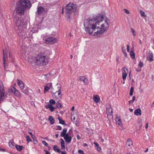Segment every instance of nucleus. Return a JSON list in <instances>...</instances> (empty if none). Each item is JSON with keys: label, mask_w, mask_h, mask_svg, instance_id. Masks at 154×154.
<instances>
[{"label": "nucleus", "mask_w": 154, "mask_h": 154, "mask_svg": "<svg viewBox=\"0 0 154 154\" xmlns=\"http://www.w3.org/2000/svg\"><path fill=\"white\" fill-rule=\"evenodd\" d=\"M57 39H45V43L47 44H53L57 42Z\"/></svg>", "instance_id": "ddd939ff"}, {"label": "nucleus", "mask_w": 154, "mask_h": 154, "mask_svg": "<svg viewBox=\"0 0 154 154\" xmlns=\"http://www.w3.org/2000/svg\"><path fill=\"white\" fill-rule=\"evenodd\" d=\"M140 13L141 14V16L145 17L146 15H145V13L142 11L141 10L140 11Z\"/></svg>", "instance_id": "58836bf2"}, {"label": "nucleus", "mask_w": 154, "mask_h": 154, "mask_svg": "<svg viewBox=\"0 0 154 154\" xmlns=\"http://www.w3.org/2000/svg\"><path fill=\"white\" fill-rule=\"evenodd\" d=\"M124 55H125V57H127V54L126 52V51H125V52H123Z\"/></svg>", "instance_id": "680f3d73"}, {"label": "nucleus", "mask_w": 154, "mask_h": 154, "mask_svg": "<svg viewBox=\"0 0 154 154\" xmlns=\"http://www.w3.org/2000/svg\"><path fill=\"white\" fill-rule=\"evenodd\" d=\"M37 9V13L39 16H43L47 13L46 10L42 6H38Z\"/></svg>", "instance_id": "6e6552de"}, {"label": "nucleus", "mask_w": 154, "mask_h": 154, "mask_svg": "<svg viewBox=\"0 0 154 154\" xmlns=\"http://www.w3.org/2000/svg\"><path fill=\"white\" fill-rule=\"evenodd\" d=\"M119 56H117L116 57V61L117 62V65H118V63H119Z\"/></svg>", "instance_id": "8fccbe9b"}, {"label": "nucleus", "mask_w": 154, "mask_h": 154, "mask_svg": "<svg viewBox=\"0 0 154 154\" xmlns=\"http://www.w3.org/2000/svg\"><path fill=\"white\" fill-rule=\"evenodd\" d=\"M83 145L85 146H88V145L86 143H84Z\"/></svg>", "instance_id": "774afa93"}, {"label": "nucleus", "mask_w": 154, "mask_h": 154, "mask_svg": "<svg viewBox=\"0 0 154 154\" xmlns=\"http://www.w3.org/2000/svg\"><path fill=\"white\" fill-rule=\"evenodd\" d=\"M74 109H75L74 106H73L72 107L71 110L72 111H73Z\"/></svg>", "instance_id": "69168bd1"}, {"label": "nucleus", "mask_w": 154, "mask_h": 154, "mask_svg": "<svg viewBox=\"0 0 154 154\" xmlns=\"http://www.w3.org/2000/svg\"><path fill=\"white\" fill-rule=\"evenodd\" d=\"M131 57L132 59H134L135 58V54L134 53L133 51H131L130 54Z\"/></svg>", "instance_id": "c85d7f7f"}, {"label": "nucleus", "mask_w": 154, "mask_h": 154, "mask_svg": "<svg viewBox=\"0 0 154 154\" xmlns=\"http://www.w3.org/2000/svg\"><path fill=\"white\" fill-rule=\"evenodd\" d=\"M31 104L32 106H35V104L33 101L31 102Z\"/></svg>", "instance_id": "5fc2aeb1"}, {"label": "nucleus", "mask_w": 154, "mask_h": 154, "mask_svg": "<svg viewBox=\"0 0 154 154\" xmlns=\"http://www.w3.org/2000/svg\"><path fill=\"white\" fill-rule=\"evenodd\" d=\"M134 114L136 116H140L141 115V111L140 109H138L135 110Z\"/></svg>", "instance_id": "6ab92c4d"}, {"label": "nucleus", "mask_w": 154, "mask_h": 154, "mask_svg": "<svg viewBox=\"0 0 154 154\" xmlns=\"http://www.w3.org/2000/svg\"><path fill=\"white\" fill-rule=\"evenodd\" d=\"M26 139L28 143L32 141V140L30 138L29 136L28 135L26 136Z\"/></svg>", "instance_id": "4c0bfd02"}, {"label": "nucleus", "mask_w": 154, "mask_h": 154, "mask_svg": "<svg viewBox=\"0 0 154 154\" xmlns=\"http://www.w3.org/2000/svg\"><path fill=\"white\" fill-rule=\"evenodd\" d=\"M78 152L79 153H80V154H84L83 151L81 149H79Z\"/></svg>", "instance_id": "a18cd8bd"}, {"label": "nucleus", "mask_w": 154, "mask_h": 154, "mask_svg": "<svg viewBox=\"0 0 154 154\" xmlns=\"http://www.w3.org/2000/svg\"><path fill=\"white\" fill-rule=\"evenodd\" d=\"M154 106V101H153V102L152 103V104L151 106V108H152Z\"/></svg>", "instance_id": "13d9d810"}, {"label": "nucleus", "mask_w": 154, "mask_h": 154, "mask_svg": "<svg viewBox=\"0 0 154 154\" xmlns=\"http://www.w3.org/2000/svg\"><path fill=\"white\" fill-rule=\"evenodd\" d=\"M96 149L99 152H100L101 150L100 148V147L99 146H96Z\"/></svg>", "instance_id": "c03bdc74"}, {"label": "nucleus", "mask_w": 154, "mask_h": 154, "mask_svg": "<svg viewBox=\"0 0 154 154\" xmlns=\"http://www.w3.org/2000/svg\"><path fill=\"white\" fill-rule=\"evenodd\" d=\"M52 87V83H48L47 85L45 87L44 92L45 93L46 92L48 91L49 90L50 88H51Z\"/></svg>", "instance_id": "2eb2a0df"}, {"label": "nucleus", "mask_w": 154, "mask_h": 154, "mask_svg": "<svg viewBox=\"0 0 154 154\" xmlns=\"http://www.w3.org/2000/svg\"><path fill=\"white\" fill-rule=\"evenodd\" d=\"M93 99L94 101L96 103H98L99 101L100 100L99 97L97 95H94Z\"/></svg>", "instance_id": "aec40b11"}, {"label": "nucleus", "mask_w": 154, "mask_h": 154, "mask_svg": "<svg viewBox=\"0 0 154 154\" xmlns=\"http://www.w3.org/2000/svg\"><path fill=\"white\" fill-rule=\"evenodd\" d=\"M67 131V129L66 128H64L63 129V132H61L60 134V136L61 137H65V135H66V134H67L66 133V132Z\"/></svg>", "instance_id": "5701e85b"}, {"label": "nucleus", "mask_w": 154, "mask_h": 154, "mask_svg": "<svg viewBox=\"0 0 154 154\" xmlns=\"http://www.w3.org/2000/svg\"><path fill=\"white\" fill-rule=\"evenodd\" d=\"M9 146L11 148H13L14 147V145L12 143L11 140H10L8 142Z\"/></svg>", "instance_id": "7c9ffc66"}, {"label": "nucleus", "mask_w": 154, "mask_h": 154, "mask_svg": "<svg viewBox=\"0 0 154 154\" xmlns=\"http://www.w3.org/2000/svg\"><path fill=\"white\" fill-rule=\"evenodd\" d=\"M62 129V127L59 125L57 126V128L56 129L57 130H60Z\"/></svg>", "instance_id": "09e8293b"}, {"label": "nucleus", "mask_w": 154, "mask_h": 154, "mask_svg": "<svg viewBox=\"0 0 154 154\" xmlns=\"http://www.w3.org/2000/svg\"><path fill=\"white\" fill-rule=\"evenodd\" d=\"M61 140V149H64L65 148V146L64 145V142L62 138L60 139Z\"/></svg>", "instance_id": "393cba45"}, {"label": "nucleus", "mask_w": 154, "mask_h": 154, "mask_svg": "<svg viewBox=\"0 0 154 154\" xmlns=\"http://www.w3.org/2000/svg\"><path fill=\"white\" fill-rule=\"evenodd\" d=\"M127 50L128 52H129V45H127Z\"/></svg>", "instance_id": "6e6d98bb"}, {"label": "nucleus", "mask_w": 154, "mask_h": 154, "mask_svg": "<svg viewBox=\"0 0 154 154\" xmlns=\"http://www.w3.org/2000/svg\"><path fill=\"white\" fill-rule=\"evenodd\" d=\"M136 97L135 96H134L132 97V100H130L129 101V104L130 105H132L133 102L135 99Z\"/></svg>", "instance_id": "c756f323"}, {"label": "nucleus", "mask_w": 154, "mask_h": 154, "mask_svg": "<svg viewBox=\"0 0 154 154\" xmlns=\"http://www.w3.org/2000/svg\"><path fill=\"white\" fill-rule=\"evenodd\" d=\"M63 138L66 142L68 143L71 142L72 138L71 136H69L68 134H66Z\"/></svg>", "instance_id": "4468645a"}, {"label": "nucleus", "mask_w": 154, "mask_h": 154, "mask_svg": "<svg viewBox=\"0 0 154 154\" xmlns=\"http://www.w3.org/2000/svg\"><path fill=\"white\" fill-rule=\"evenodd\" d=\"M56 108L61 109L63 107V106L60 103L57 102L56 103Z\"/></svg>", "instance_id": "cd10ccee"}, {"label": "nucleus", "mask_w": 154, "mask_h": 154, "mask_svg": "<svg viewBox=\"0 0 154 154\" xmlns=\"http://www.w3.org/2000/svg\"><path fill=\"white\" fill-rule=\"evenodd\" d=\"M131 31L133 33V35L134 36L135 35V32L134 30L132 28H131Z\"/></svg>", "instance_id": "49530a36"}, {"label": "nucleus", "mask_w": 154, "mask_h": 154, "mask_svg": "<svg viewBox=\"0 0 154 154\" xmlns=\"http://www.w3.org/2000/svg\"><path fill=\"white\" fill-rule=\"evenodd\" d=\"M0 150L1 151H2L3 152H5L6 151L5 149H3V148L2 147H0Z\"/></svg>", "instance_id": "603ef678"}, {"label": "nucleus", "mask_w": 154, "mask_h": 154, "mask_svg": "<svg viewBox=\"0 0 154 154\" xmlns=\"http://www.w3.org/2000/svg\"><path fill=\"white\" fill-rule=\"evenodd\" d=\"M31 5L29 0H20L16 4L15 9L16 13L20 16L23 15L25 10L26 8H29Z\"/></svg>", "instance_id": "f03ea898"}, {"label": "nucleus", "mask_w": 154, "mask_h": 154, "mask_svg": "<svg viewBox=\"0 0 154 154\" xmlns=\"http://www.w3.org/2000/svg\"><path fill=\"white\" fill-rule=\"evenodd\" d=\"M11 91L14 93V95L18 98H20L21 97L20 92L16 88H15L13 87L11 89Z\"/></svg>", "instance_id": "9b49d317"}, {"label": "nucleus", "mask_w": 154, "mask_h": 154, "mask_svg": "<svg viewBox=\"0 0 154 154\" xmlns=\"http://www.w3.org/2000/svg\"><path fill=\"white\" fill-rule=\"evenodd\" d=\"M58 119L59 121V123L63 125L65 124V122L64 120H61L60 117L58 118Z\"/></svg>", "instance_id": "2f4dec72"}, {"label": "nucleus", "mask_w": 154, "mask_h": 154, "mask_svg": "<svg viewBox=\"0 0 154 154\" xmlns=\"http://www.w3.org/2000/svg\"><path fill=\"white\" fill-rule=\"evenodd\" d=\"M42 143L45 146H48V144L45 141H42Z\"/></svg>", "instance_id": "a19ab883"}, {"label": "nucleus", "mask_w": 154, "mask_h": 154, "mask_svg": "<svg viewBox=\"0 0 154 154\" xmlns=\"http://www.w3.org/2000/svg\"><path fill=\"white\" fill-rule=\"evenodd\" d=\"M148 127V123H146V126H145V128L146 129Z\"/></svg>", "instance_id": "0e129e2a"}, {"label": "nucleus", "mask_w": 154, "mask_h": 154, "mask_svg": "<svg viewBox=\"0 0 154 154\" xmlns=\"http://www.w3.org/2000/svg\"><path fill=\"white\" fill-rule=\"evenodd\" d=\"M138 66L141 68L143 66V63L141 62H140L138 64Z\"/></svg>", "instance_id": "de8ad7c7"}, {"label": "nucleus", "mask_w": 154, "mask_h": 154, "mask_svg": "<svg viewBox=\"0 0 154 154\" xmlns=\"http://www.w3.org/2000/svg\"><path fill=\"white\" fill-rule=\"evenodd\" d=\"M22 92L27 95H29L28 90L27 89L23 90Z\"/></svg>", "instance_id": "e433bc0d"}, {"label": "nucleus", "mask_w": 154, "mask_h": 154, "mask_svg": "<svg viewBox=\"0 0 154 154\" xmlns=\"http://www.w3.org/2000/svg\"><path fill=\"white\" fill-rule=\"evenodd\" d=\"M104 17V15L98 14L91 19L85 20L84 25L86 31L94 36H99L104 33L109 28V20H106L100 27V23L103 20Z\"/></svg>", "instance_id": "f257e3e1"}, {"label": "nucleus", "mask_w": 154, "mask_h": 154, "mask_svg": "<svg viewBox=\"0 0 154 154\" xmlns=\"http://www.w3.org/2000/svg\"><path fill=\"white\" fill-rule=\"evenodd\" d=\"M33 143L34 144H36L37 143L38 141L34 139L33 141Z\"/></svg>", "instance_id": "3c124183"}, {"label": "nucleus", "mask_w": 154, "mask_h": 154, "mask_svg": "<svg viewBox=\"0 0 154 154\" xmlns=\"http://www.w3.org/2000/svg\"><path fill=\"white\" fill-rule=\"evenodd\" d=\"M46 109H49L52 112L54 110V109H56V107H54L52 105L48 104L45 106Z\"/></svg>", "instance_id": "dca6fc26"}, {"label": "nucleus", "mask_w": 154, "mask_h": 154, "mask_svg": "<svg viewBox=\"0 0 154 154\" xmlns=\"http://www.w3.org/2000/svg\"><path fill=\"white\" fill-rule=\"evenodd\" d=\"M48 120L51 124L53 125L54 124V120L52 116H49L48 118Z\"/></svg>", "instance_id": "b1692460"}, {"label": "nucleus", "mask_w": 154, "mask_h": 154, "mask_svg": "<svg viewBox=\"0 0 154 154\" xmlns=\"http://www.w3.org/2000/svg\"><path fill=\"white\" fill-rule=\"evenodd\" d=\"M134 91V88L133 87H131L130 90V95L132 96L133 94V92Z\"/></svg>", "instance_id": "473e14b6"}, {"label": "nucleus", "mask_w": 154, "mask_h": 154, "mask_svg": "<svg viewBox=\"0 0 154 154\" xmlns=\"http://www.w3.org/2000/svg\"><path fill=\"white\" fill-rule=\"evenodd\" d=\"M122 50L123 52L125 51V50H126L125 48L124 47H122Z\"/></svg>", "instance_id": "864d4df0"}, {"label": "nucleus", "mask_w": 154, "mask_h": 154, "mask_svg": "<svg viewBox=\"0 0 154 154\" xmlns=\"http://www.w3.org/2000/svg\"><path fill=\"white\" fill-rule=\"evenodd\" d=\"M115 120L117 127L119 129H123V124L120 116H119L118 115H116V118Z\"/></svg>", "instance_id": "423d86ee"}, {"label": "nucleus", "mask_w": 154, "mask_h": 154, "mask_svg": "<svg viewBox=\"0 0 154 154\" xmlns=\"http://www.w3.org/2000/svg\"><path fill=\"white\" fill-rule=\"evenodd\" d=\"M79 80L83 81L85 85H87L88 83V79L84 76H79Z\"/></svg>", "instance_id": "f8f14e48"}, {"label": "nucleus", "mask_w": 154, "mask_h": 154, "mask_svg": "<svg viewBox=\"0 0 154 154\" xmlns=\"http://www.w3.org/2000/svg\"><path fill=\"white\" fill-rule=\"evenodd\" d=\"M3 64L4 66V69L5 70L6 69V66L5 65V53L4 52V51L3 50Z\"/></svg>", "instance_id": "a878e982"}, {"label": "nucleus", "mask_w": 154, "mask_h": 154, "mask_svg": "<svg viewBox=\"0 0 154 154\" xmlns=\"http://www.w3.org/2000/svg\"><path fill=\"white\" fill-rule=\"evenodd\" d=\"M77 138L78 140H79L80 139V137L79 135H77Z\"/></svg>", "instance_id": "e2e57ef3"}, {"label": "nucleus", "mask_w": 154, "mask_h": 154, "mask_svg": "<svg viewBox=\"0 0 154 154\" xmlns=\"http://www.w3.org/2000/svg\"><path fill=\"white\" fill-rule=\"evenodd\" d=\"M124 10V11L127 14H129L130 13V12L129 11L127 10V9H123Z\"/></svg>", "instance_id": "37998d69"}, {"label": "nucleus", "mask_w": 154, "mask_h": 154, "mask_svg": "<svg viewBox=\"0 0 154 154\" xmlns=\"http://www.w3.org/2000/svg\"><path fill=\"white\" fill-rule=\"evenodd\" d=\"M49 103L51 105H54L55 103V101L52 99H51L49 100Z\"/></svg>", "instance_id": "c9c22d12"}, {"label": "nucleus", "mask_w": 154, "mask_h": 154, "mask_svg": "<svg viewBox=\"0 0 154 154\" xmlns=\"http://www.w3.org/2000/svg\"><path fill=\"white\" fill-rule=\"evenodd\" d=\"M55 137L56 138H57L58 137V134H57L55 135Z\"/></svg>", "instance_id": "338daca9"}, {"label": "nucleus", "mask_w": 154, "mask_h": 154, "mask_svg": "<svg viewBox=\"0 0 154 154\" xmlns=\"http://www.w3.org/2000/svg\"><path fill=\"white\" fill-rule=\"evenodd\" d=\"M94 143L96 145V146H99V144L97 142H94Z\"/></svg>", "instance_id": "bf43d9fd"}, {"label": "nucleus", "mask_w": 154, "mask_h": 154, "mask_svg": "<svg viewBox=\"0 0 154 154\" xmlns=\"http://www.w3.org/2000/svg\"><path fill=\"white\" fill-rule=\"evenodd\" d=\"M35 62L37 65H46L48 63V57L43 53H39L35 57Z\"/></svg>", "instance_id": "39448f33"}, {"label": "nucleus", "mask_w": 154, "mask_h": 154, "mask_svg": "<svg viewBox=\"0 0 154 154\" xmlns=\"http://www.w3.org/2000/svg\"><path fill=\"white\" fill-rule=\"evenodd\" d=\"M149 139V137L148 135L147 134L146 135H145L144 137V140H148Z\"/></svg>", "instance_id": "ea45409f"}, {"label": "nucleus", "mask_w": 154, "mask_h": 154, "mask_svg": "<svg viewBox=\"0 0 154 154\" xmlns=\"http://www.w3.org/2000/svg\"><path fill=\"white\" fill-rule=\"evenodd\" d=\"M42 37L43 38H55L51 37H48L47 36V35L46 33L44 35H42Z\"/></svg>", "instance_id": "f704fd0d"}, {"label": "nucleus", "mask_w": 154, "mask_h": 154, "mask_svg": "<svg viewBox=\"0 0 154 154\" xmlns=\"http://www.w3.org/2000/svg\"><path fill=\"white\" fill-rule=\"evenodd\" d=\"M127 76V74L126 73H122V79L123 80L125 81L126 79V77Z\"/></svg>", "instance_id": "72a5a7b5"}, {"label": "nucleus", "mask_w": 154, "mask_h": 154, "mask_svg": "<svg viewBox=\"0 0 154 154\" xmlns=\"http://www.w3.org/2000/svg\"><path fill=\"white\" fill-rule=\"evenodd\" d=\"M15 147L17 150L19 151H21L23 147V146L19 145L17 144L15 145Z\"/></svg>", "instance_id": "4be33fe9"}, {"label": "nucleus", "mask_w": 154, "mask_h": 154, "mask_svg": "<svg viewBox=\"0 0 154 154\" xmlns=\"http://www.w3.org/2000/svg\"><path fill=\"white\" fill-rule=\"evenodd\" d=\"M13 17L14 22L17 26L18 33H20L22 35H24V31L26 30V25L25 24L24 22L21 20V18L18 17L16 14H14Z\"/></svg>", "instance_id": "7ed1b4c3"}, {"label": "nucleus", "mask_w": 154, "mask_h": 154, "mask_svg": "<svg viewBox=\"0 0 154 154\" xmlns=\"http://www.w3.org/2000/svg\"><path fill=\"white\" fill-rule=\"evenodd\" d=\"M17 84L21 89H23L24 87V84L20 80H17Z\"/></svg>", "instance_id": "f3484780"}, {"label": "nucleus", "mask_w": 154, "mask_h": 154, "mask_svg": "<svg viewBox=\"0 0 154 154\" xmlns=\"http://www.w3.org/2000/svg\"><path fill=\"white\" fill-rule=\"evenodd\" d=\"M153 54L151 51H149V52L148 57H147L148 60L150 61H152L153 60Z\"/></svg>", "instance_id": "a211bd4d"}, {"label": "nucleus", "mask_w": 154, "mask_h": 154, "mask_svg": "<svg viewBox=\"0 0 154 154\" xmlns=\"http://www.w3.org/2000/svg\"><path fill=\"white\" fill-rule=\"evenodd\" d=\"M53 149L54 151H56L58 152H61L60 150L58 148V146L57 145H55L54 146Z\"/></svg>", "instance_id": "bb28decb"}, {"label": "nucleus", "mask_w": 154, "mask_h": 154, "mask_svg": "<svg viewBox=\"0 0 154 154\" xmlns=\"http://www.w3.org/2000/svg\"><path fill=\"white\" fill-rule=\"evenodd\" d=\"M126 145L128 147V146L130 147L133 146V143L132 140L130 139H128L126 142Z\"/></svg>", "instance_id": "412c9836"}, {"label": "nucleus", "mask_w": 154, "mask_h": 154, "mask_svg": "<svg viewBox=\"0 0 154 154\" xmlns=\"http://www.w3.org/2000/svg\"><path fill=\"white\" fill-rule=\"evenodd\" d=\"M61 154H66L65 151L61 152Z\"/></svg>", "instance_id": "052dcab7"}, {"label": "nucleus", "mask_w": 154, "mask_h": 154, "mask_svg": "<svg viewBox=\"0 0 154 154\" xmlns=\"http://www.w3.org/2000/svg\"><path fill=\"white\" fill-rule=\"evenodd\" d=\"M5 90L2 83L0 82V101L5 99Z\"/></svg>", "instance_id": "0eeeda50"}, {"label": "nucleus", "mask_w": 154, "mask_h": 154, "mask_svg": "<svg viewBox=\"0 0 154 154\" xmlns=\"http://www.w3.org/2000/svg\"><path fill=\"white\" fill-rule=\"evenodd\" d=\"M113 113L112 109L109 104H108L106 105V113L107 115H111L112 117Z\"/></svg>", "instance_id": "9d476101"}, {"label": "nucleus", "mask_w": 154, "mask_h": 154, "mask_svg": "<svg viewBox=\"0 0 154 154\" xmlns=\"http://www.w3.org/2000/svg\"><path fill=\"white\" fill-rule=\"evenodd\" d=\"M72 12L75 15H77L78 13L75 5L72 3H69L66 5V17L68 20H70V16Z\"/></svg>", "instance_id": "20e7f679"}, {"label": "nucleus", "mask_w": 154, "mask_h": 154, "mask_svg": "<svg viewBox=\"0 0 154 154\" xmlns=\"http://www.w3.org/2000/svg\"><path fill=\"white\" fill-rule=\"evenodd\" d=\"M128 70L125 68H124V70L122 72V73H126L127 74Z\"/></svg>", "instance_id": "79ce46f5"}, {"label": "nucleus", "mask_w": 154, "mask_h": 154, "mask_svg": "<svg viewBox=\"0 0 154 154\" xmlns=\"http://www.w3.org/2000/svg\"><path fill=\"white\" fill-rule=\"evenodd\" d=\"M44 152H45L46 154H51L47 150H45Z\"/></svg>", "instance_id": "4d7b16f0"}, {"label": "nucleus", "mask_w": 154, "mask_h": 154, "mask_svg": "<svg viewBox=\"0 0 154 154\" xmlns=\"http://www.w3.org/2000/svg\"><path fill=\"white\" fill-rule=\"evenodd\" d=\"M57 87L58 90L57 91H56L55 92H51L52 94V95L54 98L55 97V98H57V97L56 96L55 94H56L57 93V94L58 95V97H60L61 96V93L60 92V86L59 85L57 84Z\"/></svg>", "instance_id": "1a4fd4ad"}]
</instances>
